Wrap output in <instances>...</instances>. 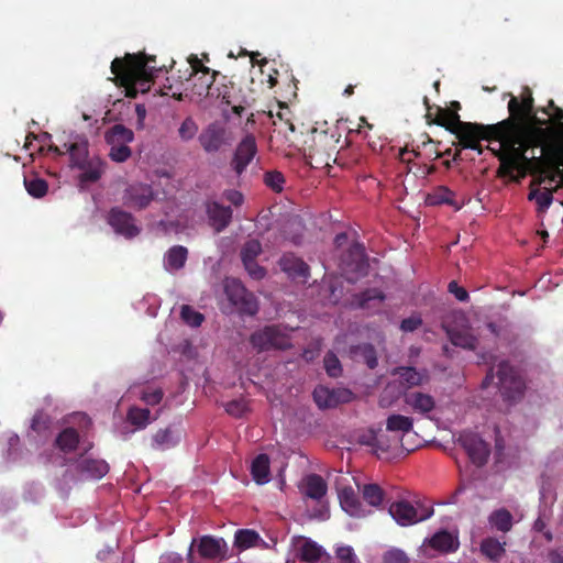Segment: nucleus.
<instances>
[{
  "instance_id": "1",
  "label": "nucleus",
  "mask_w": 563,
  "mask_h": 563,
  "mask_svg": "<svg viewBox=\"0 0 563 563\" xmlns=\"http://www.w3.org/2000/svg\"><path fill=\"white\" fill-rule=\"evenodd\" d=\"M549 108L554 111L555 120L560 126V134L554 135L552 130L543 128L545 134L541 142L534 140L514 139L512 144H500L495 150V158L500 165L497 176L509 178L519 183L527 175L532 176V186L541 185L545 180L554 185L558 192L563 185V110L550 100Z\"/></svg>"
},
{
  "instance_id": "2",
  "label": "nucleus",
  "mask_w": 563,
  "mask_h": 563,
  "mask_svg": "<svg viewBox=\"0 0 563 563\" xmlns=\"http://www.w3.org/2000/svg\"><path fill=\"white\" fill-rule=\"evenodd\" d=\"M438 125L444 126L453 133L457 140L456 148L453 153V161L461 159L462 151L472 152L471 159L476 156H483L481 163L493 156V124H481L464 122L460 120L456 111L449 109H438L435 119Z\"/></svg>"
},
{
  "instance_id": "3",
  "label": "nucleus",
  "mask_w": 563,
  "mask_h": 563,
  "mask_svg": "<svg viewBox=\"0 0 563 563\" xmlns=\"http://www.w3.org/2000/svg\"><path fill=\"white\" fill-rule=\"evenodd\" d=\"M526 92L521 101L511 96L508 102L509 118L495 123V142L508 145H514V139L541 142L545 130L534 124L538 119L533 112V98L529 89Z\"/></svg>"
},
{
  "instance_id": "4",
  "label": "nucleus",
  "mask_w": 563,
  "mask_h": 563,
  "mask_svg": "<svg viewBox=\"0 0 563 563\" xmlns=\"http://www.w3.org/2000/svg\"><path fill=\"white\" fill-rule=\"evenodd\" d=\"M155 62V56L129 53L123 58L115 57L111 63L113 81L117 86L124 88L126 97L136 98L139 93L150 90L154 77L162 70Z\"/></svg>"
},
{
  "instance_id": "5",
  "label": "nucleus",
  "mask_w": 563,
  "mask_h": 563,
  "mask_svg": "<svg viewBox=\"0 0 563 563\" xmlns=\"http://www.w3.org/2000/svg\"><path fill=\"white\" fill-rule=\"evenodd\" d=\"M498 389L503 399L508 404L521 400L526 391V380L521 372L507 362L498 365Z\"/></svg>"
},
{
  "instance_id": "6",
  "label": "nucleus",
  "mask_w": 563,
  "mask_h": 563,
  "mask_svg": "<svg viewBox=\"0 0 563 563\" xmlns=\"http://www.w3.org/2000/svg\"><path fill=\"white\" fill-rule=\"evenodd\" d=\"M340 140L341 133L338 128L320 131L314 129L311 133L309 157L314 158L319 164L329 165V159L338 153Z\"/></svg>"
},
{
  "instance_id": "7",
  "label": "nucleus",
  "mask_w": 563,
  "mask_h": 563,
  "mask_svg": "<svg viewBox=\"0 0 563 563\" xmlns=\"http://www.w3.org/2000/svg\"><path fill=\"white\" fill-rule=\"evenodd\" d=\"M388 512L401 527H409L432 517L433 508L417 500L413 504L406 499L394 501L389 505Z\"/></svg>"
},
{
  "instance_id": "8",
  "label": "nucleus",
  "mask_w": 563,
  "mask_h": 563,
  "mask_svg": "<svg viewBox=\"0 0 563 563\" xmlns=\"http://www.w3.org/2000/svg\"><path fill=\"white\" fill-rule=\"evenodd\" d=\"M250 343L258 352L269 350H288L291 347L290 335L280 325H266L250 336Z\"/></svg>"
},
{
  "instance_id": "9",
  "label": "nucleus",
  "mask_w": 563,
  "mask_h": 563,
  "mask_svg": "<svg viewBox=\"0 0 563 563\" xmlns=\"http://www.w3.org/2000/svg\"><path fill=\"white\" fill-rule=\"evenodd\" d=\"M224 292L229 301L242 313L254 316L258 311L256 298L250 292L240 280L227 279Z\"/></svg>"
},
{
  "instance_id": "10",
  "label": "nucleus",
  "mask_w": 563,
  "mask_h": 563,
  "mask_svg": "<svg viewBox=\"0 0 563 563\" xmlns=\"http://www.w3.org/2000/svg\"><path fill=\"white\" fill-rule=\"evenodd\" d=\"M457 442L464 449L473 465L482 467L487 463L490 454L489 444L479 434L464 431L460 434Z\"/></svg>"
},
{
  "instance_id": "11",
  "label": "nucleus",
  "mask_w": 563,
  "mask_h": 563,
  "mask_svg": "<svg viewBox=\"0 0 563 563\" xmlns=\"http://www.w3.org/2000/svg\"><path fill=\"white\" fill-rule=\"evenodd\" d=\"M231 141L230 132L220 122L208 124L198 136L200 146L208 154L221 151L224 146L230 145Z\"/></svg>"
},
{
  "instance_id": "12",
  "label": "nucleus",
  "mask_w": 563,
  "mask_h": 563,
  "mask_svg": "<svg viewBox=\"0 0 563 563\" xmlns=\"http://www.w3.org/2000/svg\"><path fill=\"white\" fill-rule=\"evenodd\" d=\"M313 400L320 409L335 408L353 400L354 394L344 387L329 388L319 385L313 390Z\"/></svg>"
},
{
  "instance_id": "13",
  "label": "nucleus",
  "mask_w": 563,
  "mask_h": 563,
  "mask_svg": "<svg viewBox=\"0 0 563 563\" xmlns=\"http://www.w3.org/2000/svg\"><path fill=\"white\" fill-rule=\"evenodd\" d=\"M106 220L117 234L125 239H133L141 232L132 213L124 211L120 207L111 208L107 213Z\"/></svg>"
},
{
  "instance_id": "14",
  "label": "nucleus",
  "mask_w": 563,
  "mask_h": 563,
  "mask_svg": "<svg viewBox=\"0 0 563 563\" xmlns=\"http://www.w3.org/2000/svg\"><path fill=\"white\" fill-rule=\"evenodd\" d=\"M257 153V145L254 135H245L238 144L233 157L231 159V168L236 176H241Z\"/></svg>"
},
{
  "instance_id": "15",
  "label": "nucleus",
  "mask_w": 563,
  "mask_h": 563,
  "mask_svg": "<svg viewBox=\"0 0 563 563\" xmlns=\"http://www.w3.org/2000/svg\"><path fill=\"white\" fill-rule=\"evenodd\" d=\"M153 199V188L150 185L141 183L129 185L122 196L123 205L136 210L146 208Z\"/></svg>"
},
{
  "instance_id": "16",
  "label": "nucleus",
  "mask_w": 563,
  "mask_h": 563,
  "mask_svg": "<svg viewBox=\"0 0 563 563\" xmlns=\"http://www.w3.org/2000/svg\"><path fill=\"white\" fill-rule=\"evenodd\" d=\"M198 553L206 560H224L227 559L228 544L223 538L213 536H202L198 540Z\"/></svg>"
},
{
  "instance_id": "17",
  "label": "nucleus",
  "mask_w": 563,
  "mask_h": 563,
  "mask_svg": "<svg viewBox=\"0 0 563 563\" xmlns=\"http://www.w3.org/2000/svg\"><path fill=\"white\" fill-rule=\"evenodd\" d=\"M279 266L290 278L306 283L310 276L309 265L292 253L284 254L279 260Z\"/></svg>"
},
{
  "instance_id": "18",
  "label": "nucleus",
  "mask_w": 563,
  "mask_h": 563,
  "mask_svg": "<svg viewBox=\"0 0 563 563\" xmlns=\"http://www.w3.org/2000/svg\"><path fill=\"white\" fill-rule=\"evenodd\" d=\"M404 401L413 412L428 419L431 418L430 413L435 408V399L430 394L418 390L405 394Z\"/></svg>"
},
{
  "instance_id": "19",
  "label": "nucleus",
  "mask_w": 563,
  "mask_h": 563,
  "mask_svg": "<svg viewBox=\"0 0 563 563\" xmlns=\"http://www.w3.org/2000/svg\"><path fill=\"white\" fill-rule=\"evenodd\" d=\"M424 545L440 552V553H453L457 551L460 541L457 537L453 536L446 530L435 532L431 538L426 539Z\"/></svg>"
},
{
  "instance_id": "20",
  "label": "nucleus",
  "mask_w": 563,
  "mask_h": 563,
  "mask_svg": "<svg viewBox=\"0 0 563 563\" xmlns=\"http://www.w3.org/2000/svg\"><path fill=\"white\" fill-rule=\"evenodd\" d=\"M207 214L211 227L217 231H223L232 220V209L217 201L207 205Z\"/></svg>"
},
{
  "instance_id": "21",
  "label": "nucleus",
  "mask_w": 563,
  "mask_h": 563,
  "mask_svg": "<svg viewBox=\"0 0 563 563\" xmlns=\"http://www.w3.org/2000/svg\"><path fill=\"white\" fill-rule=\"evenodd\" d=\"M342 509L352 517H365L367 511L364 509L357 494L352 487H344L339 494Z\"/></svg>"
},
{
  "instance_id": "22",
  "label": "nucleus",
  "mask_w": 563,
  "mask_h": 563,
  "mask_svg": "<svg viewBox=\"0 0 563 563\" xmlns=\"http://www.w3.org/2000/svg\"><path fill=\"white\" fill-rule=\"evenodd\" d=\"M299 488L306 497L313 500H320L328 492L327 482L318 474L307 475Z\"/></svg>"
},
{
  "instance_id": "23",
  "label": "nucleus",
  "mask_w": 563,
  "mask_h": 563,
  "mask_svg": "<svg viewBox=\"0 0 563 563\" xmlns=\"http://www.w3.org/2000/svg\"><path fill=\"white\" fill-rule=\"evenodd\" d=\"M426 203L428 206L448 205L455 210L461 208V202L456 200V194L445 186H439L432 189L426 197Z\"/></svg>"
},
{
  "instance_id": "24",
  "label": "nucleus",
  "mask_w": 563,
  "mask_h": 563,
  "mask_svg": "<svg viewBox=\"0 0 563 563\" xmlns=\"http://www.w3.org/2000/svg\"><path fill=\"white\" fill-rule=\"evenodd\" d=\"M538 186L539 185L532 186V183L530 184V192L528 195V199L531 201L534 200L537 202V211L539 213H544L553 202V195L555 194L554 186L544 187L543 190H540ZM556 199L560 200V197L562 196L560 190L556 192Z\"/></svg>"
},
{
  "instance_id": "25",
  "label": "nucleus",
  "mask_w": 563,
  "mask_h": 563,
  "mask_svg": "<svg viewBox=\"0 0 563 563\" xmlns=\"http://www.w3.org/2000/svg\"><path fill=\"white\" fill-rule=\"evenodd\" d=\"M472 552H479L489 561H493V537L483 538L482 529L476 527L472 530Z\"/></svg>"
},
{
  "instance_id": "26",
  "label": "nucleus",
  "mask_w": 563,
  "mask_h": 563,
  "mask_svg": "<svg viewBox=\"0 0 563 563\" xmlns=\"http://www.w3.org/2000/svg\"><path fill=\"white\" fill-rule=\"evenodd\" d=\"M188 250L181 245L170 247L164 258V266L167 271H178L186 264Z\"/></svg>"
},
{
  "instance_id": "27",
  "label": "nucleus",
  "mask_w": 563,
  "mask_h": 563,
  "mask_svg": "<svg viewBox=\"0 0 563 563\" xmlns=\"http://www.w3.org/2000/svg\"><path fill=\"white\" fill-rule=\"evenodd\" d=\"M108 145L129 144L134 140V133L123 124H114L104 134Z\"/></svg>"
},
{
  "instance_id": "28",
  "label": "nucleus",
  "mask_w": 563,
  "mask_h": 563,
  "mask_svg": "<svg viewBox=\"0 0 563 563\" xmlns=\"http://www.w3.org/2000/svg\"><path fill=\"white\" fill-rule=\"evenodd\" d=\"M251 474L253 476V479L260 484H266L269 482V457L267 454H258L252 462L251 465Z\"/></svg>"
},
{
  "instance_id": "29",
  "label": "nucleus",
  "mask_w": 563,
  "mask_h": 563,
  "mask_svg": "<svg viewBox=\"0 0 563 563\" xmlns=\"http://www.w3.org/2000/svg\"><path fill=\"white\" fill-rule=\"evenodd\" d=\"M394 375H398L400 384L406 388H412L422 385L427 375L418 372L415 367L400 366L394 369Z\"/></svg>"
},
{
  "instance_id": "30",
  "label": "nucleus",
  "mask_w": 563,
  "mask_h": 563,
  "mask_svg": "<svg viewBox=\"0 0 563 563\" xmlns=\"http://www.w3.org/2000/svg\"><path fill=\"white\" fill-rule=\"evenodd\" d=\"M448 335L452 344L455 346L475 350L478 345L477 338L471 333L470 329H449Z\"/></svg>"
},
{
  "instance_id": "31",
  "label": "nucleus",
  "mask_w": 563,
  "mask_h": 563,
  "mask_svg": "<svg viewBox=\"0 0 563 563\" xmlns=\"http://www.w3.org/2000/svg\"><path fill=\"white\" fill-rule=\"evenodd\" d=\"M78 468L88 477L101 478L108 473L109 465L103 460L85 459L79 462Z\"/></svg>"
},
{
  "instance_id": "32",
  "label": "nucleus",
  "mask_w": 563,
  "mask_h": 563,
  "mask_svg": "<svg viewBox=\"0 0 563 563\" xmlns=\"http://www.w3.org/2000/svg\"><path fill=\"white\" fill-rule=\"evenodd\" d=\"M79 443V434L74 428L64 429L56 438V446L64 453L73 452Z\"/></svg>"
},
{
  "instance_id": "33",
  "label": "nucleus",
  "mask_w": 563,
  "mask_h": 563,
  "mask_svg": "<svg viewBox=\"0 0 563 563\" xmlns=\"http://www.w3.org/2000/svg\"><path fill=\"white\" fill-rule=\"evenodd\" d=\"M262 538L252 529H239L234 534V547L240 551L256 547Z\"/></svg>"
},
{
  "instance_id": "34",
  "label": "nucleus",
  "mask_w": 563,
  "mask_h": 563,
  "mask_svg": "<svg viewBox=\"0 0 563 563\" xmlns=\"http://www.w3.org/2000/svg\"><path fill=\"white\" fill-rule=\"evenodd\" d=\"M467 488L472 490V501L476 508H479V504L488 500L493 494L492 486L482 481L471 482Z\"/></svg>"
},
{
  "instance_id": "35",
  "label": "nucleus",
  "mask_w": 563,
  "mask_h": 563,
  "mask_svg": "<svg viewBox=\"0 0 563 563\" xmlns=\"http://www.w3.org/2000/svg\"><path fill=\"white\" fill-rule=\"evenodd\" d=\"M413 428V419L402 415H390L386 420V429L390 432L408 433Z\"/></svg>"
},
{
  "instance_id": "36",
  "label": "nucleus",
  "mask_w": 563,
  "mask_h": 563,
  "mask_svg": "<svg viewBox=\"0 0 563 563\" xmlns=\"http://www.w3.org/2000/svg\"><path fill=\"white\" fill-rule=\"evenodd\" d=\"M323 555L322 547L309 539L305 540L299 549V558L307 563H317Z\"/></svg>"
},
{
  "instance_id": "37",
  "label": "nucleus",
  "mask_w": 563,
  "mask_h": 563,
  "mask_svg": "<svg viewBox=\"0 0 563 563\" xmlns=\"http://www.w3.org/2000/svg\"><path fill=\"white\" fill-rule=\"evenodd\" d=\"M152 446L156 450H167L178 443L170 428L159 429L152 438Z\"/></svg>"
},
{
  "instance_id": "38",
  "label": "nucleus",
  "mask_w": 563,
  "mask_h": 563,
  "mask_svg": "<svg viewBox=\"0 0 563 563\" xmlns=\"http://www.w3.org/2000/svg\"><path fill=\"white\" fill-rule=\"evenodd\" d=\"M128 421L136 429H144L151 422V411L147 408L131 407L126 415Z\"/></svg>"
},
{
  "instance_id": "39",
  "label": "nucleus",
  "mask_w": 563,
  "mask_h": 563,
  "mask_svg": "<svg viewBox=\"0 0 563 563\" xmlns=\"http://www.w3.org/2000/svg\"><path fill=\"white\" fill-rule=\"evenodd\" d=\"M363 499L372 507H379L385 493L377 484H365L361 489Z\"/></svg>"
},
{
  "instance_id": "40",
  "label": "nucleus",
  "mask_w": 563,
  "mask_h": 563,
  "mask_svg": "<svg viewBox=\"0 0 563 563\" xmlns=\"http://www.w3.org/2000/svg\"><path fill=\"white\" fill-rule=\"evenodd\" d=\"M347 257L354 263V272L363 273L367 268L364 247L360 243H353L347 251Z\"/></svg>"
},
{
  "instance_id": "41",
  "label": "nucleus",
  "mask_w": 563,
  "mask_h": 563,
  "mask_svg": "<svg viewBox=\"0 0 563 563\" xmlns=\"http://www.w3.org/2000/svg\"><path fill=\"white\" fill-rule=\"evenodd\" d=\"M67 151L73 165L84 169L88 156L87 142L71 143Z\"/></svg>"
},
{
  "instance_id": "42",
  "label": "nucleus",
  "mask_w": 563,
  "mask_h": 563,
  "mask_svg": "<svg viewBox=\"0 0 563 563\" xmlns=\"http://www.w3.org/2000/svg\"><path fill=\"white\" fill-rule=\"evenodd\" d=\"M385 295L377 288H371L355 296V301L361 308H371V301L382 302Z\"/></svg>"
},
{
  "instance_id": "43",
  "label": "nucleus",
  "mask_w": 563,
  "mask_h": 563,
  "mask_svg": "<svg viewBox=\"0 0 563 563\" xmlns=\"http://www.w3.org/2000/svg\"><path fill=\"white\" fill-rule=\"evenodd\" d=\"M24 186L27 194L34 198H42L47 194L48 185L42 178H24Z\"/></svg>"
},
{
  "instance_id": "44",
  "label": "nucleus",
  "mask_w": 563,
  "mask_h": 563,
  "mask_svg": "<svg viewBox=\"0 0 563 563\" xmlns=\"http://www.w3.org/2000/svg\"><path fill=\"white\" fill-rule=\"evenodd\" d=\"M216 78L206 76V78L198 77L194 84V91L198 96L213 97Z\"/></svg>"
},
{
  "instance_id": "45",
  "label": "nucleus",
  "mask_w": 563,
  "mask_h": 563,
  "mask_svg": "<svg viewBox=\"0 0 563 563\" xmlns=\"http://www.w3.org/2000/svg\"><path fill=\"white\" fill-rule=\"evenodd\" d=\"M355 353L360 355L368 368L374 369L377 364V353L374 345L369 343H364L356 346Z\"/></svg>"
},
{
  "instance_id": "46",
  "label": "nucleus",
  "mask_w": 563,
  "mask_h": 563,
  "mask_svg": "<svg viewBox=\"0 0 563 563\" xmlns=\"http://www.w3.org/2000/svg\"><path fill=\"white\" fill-rule=\"evenodd\" d=\"M262 253V244L258 240H249L242 247L241 257L243 263L255 261Z\"/></svg>"
},
{
  "instance_id": "47",
  "label": "nucleus",
  "mask_w": 563,
  "mask_h": 563,
  "mask_svg": "<svg viewBox=\"0 0 563 563\" xmlns=\"http://www.w3.org/2000/svg\"><path fill=\"white\" fill-rule=\"evenodd\" d=\"M512 515L505 508L495 510V529L508 532L512 528Z\"/></svg>"
},
{
  "instance_id": "48",
  "label": "nucleus",
  "mask_w": 563,
  "mask_h": 563,
  "mask_svg": "<svg viewBox=\"0 0 563 563\" xmlns=\"http://www.w3.org/2000/svg\"><path fill=\"white\" fill-rule=\"evenodd\" d=\"M212 98L220 99L225 104H232L235 101V87L231 82L230 85H216Z\"/></svg>"
},
{
  "instance_id": "49",
  "label": "nucleus",
  "mask_w": 563,
  "mask_h": 563,
  "mask_svg": "<svg viewBox=\"0 0 563 563\" xmlns=\"http://www.w3.org/2000/svg\"><path fill=\"white\" fill-rule=\"evenodd\" d=\"M181 319L190 327H199L205 320L202 313L196 311L188 305H184L180 311Z\"/></svg>"
},
{
  "instance_id": "50",
  "label": "nucleus",
  "mask_w": 563,
  "mask_h": 563,
  "mask_svg": "<svg viewBox=\"0 0 563 563\" xmlns=\"http://www.w3.org/2000/svg\"><path fill=\"white\" fill-rule=\"evenodd\" d=\"M324 368L330 377L336 378L342 374L341 362L333 352H328L323 360Z\"/></svg>"
},
{
  "instance_id": "51",
  "label": "nucleus",
  "mask_w": 563,
  "mask_h": 563,
  "mask_svg": "<svg viewBox=\"0 0 563 563\" xmlns=\"http://www.w3.org/2000/svg\"><path fill=\"white\" fill-rule=\"evenodd\" d=\"M198 132V125L191 117H187L178 129L179 137L187 142L192 140Z\"/></svg>"
},
{
  "instance_id": "52",
  "label": "nucleus",
  "mask_w": 563,
  "mask_h": 563,
  "mask_svg": "<svg viewBox=\"0 0 563 563\" xmlns=\"http://www.w3.org/2000/svg\"><path fill=\"white\" fill-rule=\"evenodd\" d=\"M264 183L275 192H280L284 188L285 177L278 170L266 172L264 175Z\"/></svg>"
},
{
  "instance_id": "53",
  "label": "nucleus",
  "mask_w": 563,
  "mask_h": 563,
  "mask_svg": "<svg viewBox=\"0 0 563 563\" xmlns=\"http://www.w3.org/2000/svg\"><path fill=\"white\" fill-rule=\"evenodd\" d=\"M360 443L373 449V452L378 455V452L387 451V446L383 445L377 437V434L371 430L369 432L362 434L360 437Z\"/></svg>"
},
{
  "instance_id": "54",
  "label": "nucleus",
  "mask_w": 563,
  "mask_h": 563,
  "mask_svg": "<svg viewBox=\"0 0 563 563\" xmlns=\"http://www.w3.org/2000/svg\"><path fill=\"white\" fill-rule=\"evenodd\" d=\"M132 155V151L128 144L110 145L109 157L117 163L128 161Z\"/></svg>"
},
{
  "instance_id": "55",
  "label": "nucleus",
  "mask_w": 563,
  "mask_h": 563,
  "mask_svg": "<svg viewBox=\"0 0 563 563\" xmlns=\"http://www.w3.org/2000/svg\"><path fill=\"white\" fill-rule=\"evenodd\" d=\"M335 556L340 563H360L354 550L350 545H341L335 550Z\"/></svg>"
},
{
  "instance_id": "56",
  "label": "nucleus",
  "mask_w": 563,
  "mask_h": 563,
  "mask_svg": "<svg viewBox=\"0 0 563 563\" xmlns=\"http://www.w3.org/2000/svg\"><path fill=\"white\" fill-rule=\"evenodd\" d=\"M383 563H409V558L400 549H390L384 553Z\"/></svg>"
},
{
  "instance_id": "57",
  "label": "nucleus",
  "mask_w": 563,
  "mask_h": 563,
  "mask_svg": "<svg viewBox=\"0 0 563 563\" xmlns=\"http://www.w3.org/2000/svg\"><path fill=\"white\" fill-rule=\"evenodd\" d=\"M440 142H434L432 139L427 136V141L422 142V150L424 151V158L434 161L441 157V152L438 148Z\"/></svg>"
},
{
  "instance_id": "58",
  "label": "nucleus",
  "mask_w": 563,
  "mask_h": 563,
  "mask_svg": "<svg viewBox=\"0 0 563 563\" xmlns=\"http://www.w3.org/2000/svg\"><path fill=\"white\" fill-rule=\"evenodd\" d=\"M164 393L161 388L143 390L141 399L148 406L158 405L163 399Z\"/></svg>"
},
{
  "instance_id": "59",
  "label": "nucleus",
  "mask_w": 563,
  "mask_h": 563,
  "mask_svg": "<svg viewBox=\"0 0 563 563\" xmlns=\"http://www.w3.org/2000/svg\"><path fill=\"white\" fill-rule=\"evenodd\" d=\"M448 291L452 294L459 301H467L468 299V292L467 290L460 286L457 282L452 280L448 285Z\"/></svg>"
},
{
  "instance_id": "60",
  "label": "nucleus",
  "mask_w": 563,
  "mask_h": 563,
  "mask_svg": "<svg viewBox=\"0 0 563 563\" xmlns=\"http://www.w3.org/2000/svg\"><path fill=\"white\" fill-rule=\"evenodd\" d=\"M245 269L250 274L253 279L260 280L264 278L266 271L264 267L260 266L256 261H251L250 263H243Z\"/></svg>"
},
{
  "instance_id": "61",
  "label": "nucleus",
  "mask_w": 563,
  "mask_h": 563,
  "mask_svg": "<svg viewBox=\"0 0 563 563\" xmlns=\"http://www.w3.org/2000/svg\"><path fill=\"white\" fill-rule=\"evenodd\" d=\"M245 409H246V406L241 400H232L225 405L227 412L234 417H242Z\"/></svg>"
},
{
  "instance_id": "62",
  "label": "nucleus",
  "mask_w": 563,
  "mask_h": 563,
  "mask_svg": "<svg viewBox=\"0 0 563 563\" xmlns=\"http://www.w3.org/2000/svg\"><path fill=\"white\" fill-rule=\"evenodd\" d=\"M223 197L225 200H228L230 203H232L235 207H240L244 202V196L241 191L235 189H229L223 192Z\"/></svg>"
},
{
  "instance_id": "63",
  "label": "nucleus",
  "mask_w": 563,
  "mask_h": 563,
  "mask_svg": "<svg viewBox=\"0 0 563 563\" xmlns=\"http://www.w3.org/2000/svg\"><path fill=\"white\" fill-rule=\"evenodd\" d=\"M101 177V170L97 167H88L80 175V180L85 183H96Z\"/></svg>"
},
{
  "instance_id": "64",
  "label": "nucleus",
  "mask_w": 563,
  "mask_h": 563,
  "mask_svg": "<svg viewBox=\"0 0 563 563\" xmlns=\"http://www.w3.org/2000/svg\"><path fill=\"white\" fill-rule=\"evenodd\" d=\"M422 323L419 317H409L401 321L400 329L405 332H412L417 330Z\"/></svg>"
}]
</instances>
